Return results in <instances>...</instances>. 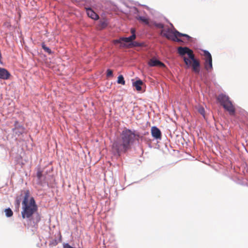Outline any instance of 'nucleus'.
I'll use <instances>...</instances> for the list:
<instances>
[{
  "instance_id": "f257e3e1",
  "label": "nucleus",
  "mask_w": 248,
  "mask_h": 248,
  "mask_svg": "<svg viewBox=\"0 0 248 248\" xmlns=\"http://www.w3.org/2000/svg\"><path fill=\"white\" fill-rule=\"evenodd\" d=\"M140 137L138 134L128 129L123 130L119 138H117L112 143V151L114 155L120 156L121 154L126 153L131 149L135 139Z\"/></svg>"
},
{
  "instance_id": "f03ea898",
  "label": "nucleus",
  "mask_w": 248,
  "mask_h": 248,
  "mask_svg": "<svg viewBox=\"0 0 248 248\" xmlns=\"http://www.w3.org/2000/svg\"><path fill=\"white\" fill-rule=\"evenodd\" d=\"M30 198L29 190L24 191V197L22 202L21 216L23 218L30 219L37 212L38 207L33 197Z\"/></svg>"
},
{
  "instance_id": "7ed1b4c3",
  "label": "nucleus",
  "mask_w": 248,
  "mask_h": 248,
  "mask_svg": "<svg viewBox=\"0 0 248 248\" xmlns=\"http://www.w3.org/2000/svg\"><path fill=\"white\" fill-rule=\"evenodd\" d=\"M178 51L181 55L187 54L189 58L184 57L185 63L187 67L192 66V71L194 73L199 74L200 71V63L199 61L195 58L192 50L186 47L180 46L178 47Z\"/></svg>"
},
{
  "instance_id": "20e7f679",
  "label": "nucleus",
  "mask_w": 248,
  "mask_h": 248,
  "mask_svg": "<svg viewBox=\"0 0 248 248\" xmlns=\"http://www.w3.org/2000/svg\"><path fill=\"white\" fill-rule=\"evenodd\" d=\"M154 25L157 28L161 29L162 30L160 32V34L169 40H170L174 42H183L182 40L179 39L178 38L179 37H185L187 38V40L190 39V37L187 34L182 33L176 30L172 31L170 29H168L167 31H165L163 30L164 25L162 23L155 22L154 23Z\"/></svg>"
},
{
  "instance_id": "39448f33",
  "label": "nucleus",
  "mask_w": 248,
  "mask_h": 248,
  "mask_svg": "<svg viewBox=\"0 0 248 248\" xmlns=\"http://www.w3.org/2000/svg\"><path fill=\"white\" fill-rule=\"evenodd\" d=\"M217 100L224 108L229 112L230 115H234L235 114V107L228 96L223 94H219L217 97Z\"/></svg>"
},
{
  "instance_id": "423d86ee",
  "label": "nucleus",
  "mask_w": 248,
  "mask_h": 248,
  "mask_svg": "<svg viewBox=\"0 0 248 248\" xmlns=\"http://www.w3.org/2000/svg\"><path fill=\"white\" fill-rule=\"evenodd\" d=\"M203 55L205 60L204 68L206 70L210 71L213 68L212 56L207 50L203 51Z\"/></svg>"
},
{
  "instance_id": "0eeeda50",
  "label": "nucleus",
  "mask_w": 248,
  "mask_h": 248,
  "mask_svg": "<svg viewBox=\"0 0 248 248\" xmlns=\"http://www.w3.org/2000/svg\"><path fill=\"white\" fill-rule=\"evenodd\" d=\"M136 35H132L128 37H121L119 39L114 40V43L120 44L121 46L123 47L124 44H125L124 43H131L134 40L136 39Z\"/></svg>"
},
{
  "instance_id": "6e6552de",
  "label": "nucleus",
  "mask_w": 248,
  "mask_h": 248,
  "mask_svg": "<svg viewBox=\"0 0 248 248\" xmlns=\"http://www.w3.org/2000/svg\"><path fill=\"white\" fill-rule=\"evenodd\" d=\"M15 128L13 129V131L17 135L20 136L25 131V128L23 126L20 125L18 122L16 121L15 122Z\"/></svg>"
},
{
  "instance_id": "1a4fd4ad",
  "label": "nucleus",
  "mask_w": 248,
  "mask_h": 248,
  "mask_svg": "<svg viewBox=\"0 0 248 248\" xmlns=\"http://www.w3.org/2000/svg\"><path fill=\"white\" fill-rule=\"evenodd\" d=\"M151 132L152 136L155 139H161V132L160 130L156 126H153L151 128Z\"/></svg>"
},
{
  "instance_id": "9d476101",
  "label": "nucleus",
  "mask_w": 248,
  "mask_h": 248,
  "mask_svg": "<svg viewBox=\"0 0 248 248\" xmlns=\"http://www.w3.org/2000/svg\"><path fill=\"white\" fill-rule=\"evenodd\" d=\"M148 64L151 67H154V66L164 67L165 66V64L163 62H162L160 61L157 60L154 58L151 59L149 61V62H148Z\"/></svg>"
},
{
  "instance_id": "9b49d317",
  "label": "nucleus",
  "mask_w": 248,
  "mask_h": 248,
  "mask_svg": "<svg viewBox=\"0 0 248 248\" xmlns=\"http://www.w3.org/2000/svg\"><path fill=\"white\" fill-rule=\"evenodd\" d=\"M88 16L94 20L99 19V16L95 13L91 8H85Z\"/></svg>"
},
{
  "instance_id": "f8f14e48",
  "label": "nucleus",
  "mask_w": 248,
  "mask_h": 248,
  "mask_svg": "<svg viewBox=\"0 0 248 248\" xmlns=\"http://www.w3.org/2000/svg\"><path fill=\"white\" fill-rule=\"evenodd\" d=\"M11 75L10 73L5 68L0 67V78L2 79H8Z\"/></svg>"
},
{
  "instance_id": "ddd939ff",
  "label": "nucleus",
  "mask_w": 248,
  "mask_h": 248,
  "mask_svg": "<svg viewBox=\"0 0 248 248\" xmlns=\"http://www.w3.org/2000/svg\"><path fill=\"white\" fill-rule=\"evenodd\" d=\"M143 82L141 80H138L133 82V85L135 87L137 91H140L141 90V86L143 84Z\"/></svg>"
},
{
  "instance_id": "4468645a",
  "label": "nucleus",
  "mask_w": 248,
  "mask_h": 248,
  "mask_svg": "<svg viewBox=\"0 0 248 248\" xmlns=\"http://www.w3.org/2000/svg\"><path fill=\"white\" fill-rule=\"evenodd\" d=\"M142 45L141 43L137 42H132L128 44H124L123 46L127 48H131L135 46H140Z\"/></svg>"
},
{
  "instance_id": "2eb2a0df",
  "label": "nucleus",
  "mask_w": 248,
  "mask_h": 248,
  "mask_svg": "<svg viewBox=\"0 0 248 248\" xmlns=\"http://www.w3.org/2000/svg\"><path fill=\"white\" fill-rule=\"evenodd\" d=\"M42 47L46 52L48 54L51 53V49L48 47L46 46L44 43L42 44Z\"/></svg>"
},
{
  "instance_id": "dca6fc26",
  "label": "nucleus",
  "mask_w": 248,
  "mask_h": 248,
  "mask_svg": "<svg viewBox=\"0 0 248 248\" xmlns=\"http://www.w3.org/2000/svg\"><path fill=\"white\" fill-rule=\"evenodd\" d=\"M4 212L5 213L6 217H11L13 215V212L10 208L6 209Z\"/></svg>"
},
{
  "instance_id": "f3484780",
  "label": "nucleus",
  "mask_w": 248,
  "mask_h": 248,
  "mask_svg": "<svg viewBox=\"0 0 248 248\" xmlns=\"http://www.w3.org/2000/svg\"><path fill=\"white\" fill-rule=\"evenodd\" d=\"M138 19L144 22L145 24L147 25L149 24V19L144 16H139Z\"/></svg>"
},
{
  "instance_id": "a211bd4d",
  "label": "nucleus",
  "mask_w": 248,
  "mask_h": 248,
  "mask_svg": "<svg viewBox=\"0 0 248 248\" xmlns=\"http://www.w3.org/2000/svg\"><path fill=\"white\" fill-rule=\"evenodd\" d=\"M117 82L119 84H121L122 85L125 84V81L124 78L122 75H120L118 78Z\"/></svg>"
},
{
  "instance_id": "6ab92c4d",
  "label": "nucleus",
  "mask_w": 248,
  "mask_h": 248,
  "mask_svg": "<svg viewBox=\"0 0 248 248\" xmlns=\"http://www.w3.org/2000/svg\"><path fill=\"white\" fill-rule=\"evenodd\" d=\"M107 26V23L105 21H101L99 25L100 29L105 28Z\"/></svg>"
},
{
  "instance_id": "aec40b11",
  "label": "nucleus",
  "mask_w": 248,
  "mask_h": 248,
  "mask_svg": "<svg viewBox=\"0 0 248 248\" xmlns=\"http://www.w3.org/2000/svg\"><path fill=\"white\" fill-rule=\"evenodd\" d=\"M107 76L108 77H112L113 76V72L110 69H108L107 71Z\"/></svg>"
},
{
  "instance_id": "412c9836",
  "label": "nucleus",
  "mask_w": 248,
  "mask_h": 248,
  "mask_svg": "<svg viewBox=\"0 0 248 248\" xmlns=\"http://www.w3.org/2000/svg\"><path fill=\"white\" fill-rule=\"evenodd\" d=\"M198 111L202 115L204 116L205 113V110L203 108L201 107L199 108Z\"/></svg>"
},
{
  "instance_id": "4be33fe9",
  "label": "nucleus",
  "mask_w": 248,
  "mask_h": 248,
  "mask_svg": "<svg viewBox=\"0 0 248 248\" xmlns=\"http://www.w3.org/2000/svg\"><path fill=\"white\" fill-rule=\"evenodd\" d=\"M43 176L42 172L40 170H38L37 172V177L39 179H41Z\"/></svg>"
},
{
  "instance_id": "5701e85b",
  "label": "nucleus",
  "mask_w": 248,
  "mask_h": 248,
  "mask_svg": "<svg viewBox=\"0 0 248 248\" xmlns=\"http://www.w3.org/2000/svg\"><path fill=\"white\" fill-rule=\"evenodd\" d=\"M135 31H135V30L134 28H132L131 29V32L132 33V35H136L135 34Z\"/></svg>"
},
{
  "instance_id": "b1692460",
  "label": "nucleus",
  "mask_w": 248,
  "mask_h": 248,
  "mask_svg": "<svg viewBox=\"0 0 248 248\" xmlns=\"http://www.w3.org/2000/svg\"><path fill=\"white\" fill-rule=\"evenodd\" d=\"M39 220H40V218L37 219V222H39Z\"/></svg>"
}]
</instances>
